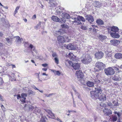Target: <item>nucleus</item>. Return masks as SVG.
I'll return each instance as SVG.
<instances>
[{"label":"nucleus","mask_w":122,"mask_h":122,"mask_svg":"<svg viewBox=\"0 0 122 122\" xmlns=\"http://www.w3.org/2000/svg\"><path fill=\"white\" fill-rule=\"evenodd\" d=\"M110 28L111 31L115 32H118L119 30L118 28L116 26H113Z\"/></svg>","instance_id":"nucleus-20"},{"label":"nucleus","mask_w":122,"mask_h":122,"mask_svg":"<svg viewBox=\"0 0 122 122\" xmlns=\"http://www.w3.org/2000/svg\"><path fill=\"white\" fill-rule=\"evenodd\" d=\"M102 90L100 88H95L94 91L90 92L91 97L93 99L98 98L100 101H103L106 100V95L102 94Z\"/></svg>","instance_id":"nucleus-1"},{"label":"nucleus","mask_w":122,"mask_h":122,"mask_svg":"<svg viewBox=\"0 0 122 122\" xmlns=\"http://www.w3.org/2000/svg\"><path fill=\"white\" fill-rule=\"evenodd\" d=\"M92 82L90 81H88L86 82V84L87 85L90 87H93L94 85V82H97V80L93 79L92 80Z\"/></svg>","instance_id":"nucleus-10"},{"label":"nucleus","mask_w":122,"mask_h":122,"mask_svg":"<svg viewBox=\"0 0 122 122\" xmlns=\"http://www.w3.org/2000/svg\"><path fill=\"white\" fill-rule=\"evenodd\" d=\"M29 47L30 48L31 50L32 51H33L35 52H36V50L35 49V48L32 45L30 44L29 46Z\"/></svg>","instance_id":"nucleus-30"},{"label":"nucleus","mask_w":122,"mask_h":122,"mask_svg":"<svg viewBox=\"0 0 122 122\" xmlns=\"http://www.w3.org/2000/svg\"><path fill=\"white\" fill-rule=\"evenodd\" d=\"M110 42L111 45L117 46L120 44V42L119 40L114 39L111 40Z\"/></svg>","instance_id":"nucleus-8"},{"label":"nucleus","mask_w":122,"mask_h":122,"mask_svg":"<svg viewBox=\"0 0 122 122\" xmlns=\"http://www.w3.org/2000/svg\"><path fill=\"white\" fill-rule=\"evenodd\" d=\"M76 75L77 77L78 78H82L83 77L84 75L82 71L79 70L76 71Z\"/></svg>","instance_id":"nucleus-11"},{"label":"nucleus","mask_w":122,"mask_h":122,"mask_svg":"<svg viewBox=\"0 0 122 122\" xmlns=\"http://www.w3.org/2000/svg\"><path fill=\"white\" fill-rule=\"evenodd\" d=\"M0 100L1 101H3L2 99V96L0 95Z\"/></svg>","instance_id":"nucleus-62"},{"label":"nucleus","mask_w":122,"mask_h":122,"mask_svg":"<svg viewBox=\"0 0 122 122\" xmlns=\"http://www.w3.org/2000/svg\"><path fill=\"white\" fill-rule=\"evenodd\" d=\"M1 108L2 109V110H3V111L4 112L5 111V108L4 106H3V105H1Z\"/></svg>","instance_id":"nucleus-43"},{"label":"nucleus","mask_w":122,"mask_h":122,"mask_svg":"<svg viewBox=\"0 0 122 122\" xmlns=\"http://www.w3.org/2000/svg\"><path fill=\"white\" fill-rule=\"evenodd\" d=\"M104 54L101 51H98L96 52L95 54V56L97 59L101 58L103 56Z\"/></svg>","instance_id":"nucleus-9"},{"label":"nucleus","mask_w":122,"mask_h":122,"mask_svg":"<svg viewBox=\"0 0 122 122\" xmlns=\"http://www.w3.org/2000/svg\"><path fill=\"white\" fill-rule=\"evenodd\" d=\"M3 34V33L1 32H0V37H2Z\"/></svg>","instance_id":"nucleus-60"},{"label":"nucleus","mask_w":122,"mask_h":122,"mask_svg":"<svg viewBox=\"0 0 122 122\" xmlns=\"http://www.w3.org/2000/svg\"><path fill=\"white\" fill-rule=\"evenodd\" d=\"M114 113L115 114H117L118 116V118L119 120L121 118V114L119 112H115Z\"/></svg>","instance_id":"nucleus-33"},{"label":"nucleus","mask_w":122,"mask_h":122,"mask_svg":"<svg viewBox=\"0 0 122 122\" xmlns=\"http://www.w3.org/2000/svg\"><path fill=\"white\" fill-rule=\"evenodd\" d=\"M51 19L54 21L59 22L60 21V20L56 16H53L51 17Z\"/></svg>","instance_id":"nucleus-25"},{"label":"nucleus","mask_w":122,"mask_h":122,"mask_svg":"<svg viewBox=\"0 0 122 122\" xmlns=\"http://www.w3.org/2000/svg\"><path fill=\"white\" fill-rule=\"evenodd\" d=\"M117 117L116 116H114L112 118L113 121L114 122L116 121L117 119Z\"/></svg>","instance_id":"nucleus-39"},{"label":"nucleus","mask_w":122,"mask_h":122,"mask_svg":"<svg viewBox=\"0 0 122 122\" xmlns=\"http://www.w3.org/2000/svg\"><path fill=\"white\" fill-rule=\"evenodd\" d=\"M15 38H16V43L18 44H21L23 40L22 38H20V37L18 36L15 37Z\"/></svg>","instance_id":"nucleus-18"},{"label":"nucleus","mask_w":122,"mask_h":122,"mask_svg":"<svg viewBox=\"0 0 122 122\" xmlns=\"http://www.w3.org/2000/svg\"><path fill=\"white\" fill-rule=\"evenodd\" d=\"M100 106L101 107V108L103 109V107H104V106H105V105L104 104V105H103V104L101 103V104Z\"/></svg>","instance_id":"nucleus-51"},{"label":"nucleus","mask_w":122,"mask_h":122,"mask_svg":"<svg viewBox=\"0 0 122 122\" xmlns=\"http://www.w3.org/2000/svg\"><path fill=\"white\" fill-rule=\"evenodd\" d=\"M81 61L82 62L85 64H87L90 62L92 61L91 57L89 54L83 55Z\"/></svg>","instance_id":"nucleus-2"},{"label":"nucleus","mask_w":122,"mask_h":122,"mask_svg":"<svg viewBox=\"0 0 122 122\" xmlns=\"http://www.w3.org/2000/svg\"><path fill=\"white\" fill-rule=\"evenodd\" d=\"M11 65L13 67L12 68H15V65H13V64H11Z\"/></svg>","instance_id":"nucleus-64"},{"label":"nucleus","mask_w":122,"mask_h":122,"mask_svg":"<svg viewBox=\"0 0 122 122\" xmlns=\"http://www.w3.org/2000/svg\"><path fill=\"white\" fill-rule=\"evenodd\" d=\"M110 34L111 36L114 38H117L120 37V35L116 32H111Z\"/></svg>","instance_id":"nucleus-15"},{"label":"nucleus","mask_w":122,"mask_h":122,"mask_svg":"<svg viewBox=\"0 0 122 122\" xmlns=\"http://www.w3.org/2000/svg\"><path fill=\"white\" fill-rule=\"evenodd\" d=\"M97 36L98 37L99 39L101 40H103L107 38L106 36L98 34L97 35Z\"/></svg>","instance_id":"nucleus-24"},{"label":"nucleus","mask_w":122,"mask_h":122,"mask_svg":"<svg viewBox=\"0 0 122 122\" xmlns=\"http://www.w3.org/2000/svg\"><path fill=\"white\" fill-rule=\"evenodd\" d=\"M28 94L29 95L32 96L35 95V92L31 90H29L28 91Z\"/></svg>","instance_id":"nucleus-28"},{"label":"nucleus","mask_w":122,"mask_h":122,"mask_svg":"<svg viewBox=\"0 0 122 122\" xmlns=\"http://www.w3.org/2000/svg\"><path fill=\"white\" fill-rule=\"evenodd\" d=\"M32 87L34 89L36 90H39L35 86H32Z\"/></svg>","instance_id":"nucleus-52"},{"label":"nucleus","mask_w":122,"mask_h":122,"mask_svg":"<svg viewBox=\"0 0 122 122\" xmlns=\"http://www.w3.org/2000/svg\"><path fill=\"white\" fill-rule=\"evenodd\" d=\"M107 105L109 106H111L112 105V104L111 102H109L107 103Z\"/></svg>","instance_id":"nucleus-53"},{"label":"nucleus","mask_w":122,"mask_h":122,"mask_svg":"<svg viewBox=\"0 0 122 122\" xmlns=\"http://www.w3.org/2000/svg\"><path fill=\"white\" fill-rule=\"evenodd\" d=\"M61 26L62 27L65 28H67L68 27L67 25L65 24L62 25H61Z\"/></svg>","instance_id":"nucleus-41"},{"label":"nucleus","mask_w":122,"mask_h":122,"mask_svg":"<svg viewBox=\"0 0 122 122\" xmlns=\"http://www.w3.org/2000/svg\"><path fill=\"white\" fill-rule=\"evenodd\" d=\"M16 96H17V98L18 99H19L20 98H21V96L19 94L16 95Z\"/></svg>","instance_id":"nucleus-49"},{"label":"nucleus","mask_w":122,"mask_h":122,"mask_svg":"<svg viewBox=\"0 0 122 122\" xmlns=\"http://www.w3.org/2000/svg\"><path fill=\"white\" fill-rule=\"evenodd\" d=\"M53 93L50 94L48 95V94H45V96L47 97H50L51 96H52L53 95Z\"/></svg>","instance_id":"nucleus-47"},{"label":"nucleus","mask_w":122,"mask_h":122,"mask_svg":"<svg viewBox=\"0 0 122 122\" xmlns=\"http://www.w3.org/2000/svg\"><path fill=\"white\" fill-rule=\"evenodd\" d=\"M81 28L83 30H86L87 29V27L86 26H82L81 27Z\"/></svg>","instance_id":"nucleus-42"},{"label":"nucleus","mask_w":122,"mask_h":122,"mask_svg":"<svg viewBox=\"0 0 122 122\" xmlns=\"http://www.w3.org/2000/svg\"><path fill=\"white\" fill-rule=\"evenodd\" d=\"M51 70V71H52V72H53L54 73V74H55L56 71L55 70Z\"/></svg>","instance_id":"nucleus-63"},{"label":"nucleus","mask_w":122,"mask_h":122,"mask_svg":"<svg viewBox=\"0 0 122 122\" xmlns=\"http://www.w3.org/2000/svg\"><path fill=\"white\" fill-rule=\"evenodd\" d=\"M12 76H13V77H14V78H15L14 79V80L13 81H15V75L14 74H12Z\"/></svg>","instance_id":"nucleus-58"},{"label":"nucleus","mask_w":122,"mask_h":122,"mask_svg":"<svg viewBox=\"0 0 122 122\" xmlns=\"http://www.w3.org/2000/svg\"><path fill=\"white\" fill-rule=\"evenodd\" d=\"M36 15H33V17H32V19L35 20L36 18Z\"/></svg>","instance_id":"nucleus-54"},{"label":"nucleus","mask_w":122,"mask_h":122,"mask_svg":"<svg viewBox=\"0 0 122 122\" xmlns=\"http://www.w3.org/2000/svg\"><path fill=\"white\" fill-rule=\"evenodd\" d=\"M46 117L45 116H42L41 119V121L42 122H45L46 121Z\"/></svg>","instance_id":"nucleus-34"},{"label":"nucleus","mask_w":122,"mask_h":122,"mask_svg":"<svg viewBox=\"0 0 122 122\" xmlns=\"http://www.w3.org/2000/svg\"><path fill=\"white\" fill-rule=\"evenodd\" d=\"M62 16L63 18L61 19V22L62 23H65L66 21L65 19H69L70 18V16L69 15L66 13L65 14H62Z\"/></svg>","instance_id":"nucleus-7"},{"label":"nucleus","mask_w":122,"mask_h":122,"mask_svg":"<svg viewBox=\"0 0 122 122\" xmlns=\"http://www.w3.org/2000/svg\"><path fill=\"white\" fill-rule=\"evenodd\" d=\"M58 57H56L54 58L55 62L57 64H58L59 62V61Z\"/></svg>","instance_id":"nucleus-40"},{"label":"nucleus","mask_w":122,"mask_h":122,"mask_svg":"<svg viewBox=\"0 0 122 122\" xmlns=\"http://www.w3.org/2000/svg\"><path fill=\"white\" fill-rule=\"evenodd\" d=\"M65 63L66 66L68 67H69L71 66H72L73 64L71 61L68 60L66 61Z\"/></svg>","instance_id":"nucleus-21"},{"label":"nucleus","mask_w":122,"mask_h":122,"mask_svg":"<svg viewBox=\"0 0 122 122\" xmlns=\"http://www.w3.org/2000/svg\"><path fill=\"white\" fill-rule=\"evenodd\" d=\"M21 98H23L22 100H21L22 102H25V100L26 99V97L27 95L26 94L22 93L21 94Z\"/></svg>","instance_id":"nucleus-26"},{"label":"nucleus","mask_w":122,"mask_h":122,"mask_svg":"<svg viewBox=\"0 0 122 122\" xmlns=\"http://www.w3.org/2000/svg\"><path fill=\"white\" fill-rule=\"evenodd\" d=\"M5 41H7V43L11 44L12 41V38L10 37L7 38L5 39Z\"/></svg>","instance_id":"nucleus-27"},{"label":"nucleus","mask_w":122,"mask_h":122,"mask_svg":"<svg viewBox=\"0 0 122 122\" xmlns=\"http://www.w3.org/2000/svg\"><path fill=\"white\" fill-rule=\"evenodd\" d=\"M59 43H63L66 42H68L70 40L68 37L59 36L57 37Z\"/></svg>","instance_id":"nucleus-3"},{"label":"nucleus","mask_w":122,"mask_h":122,"mask_svg":"<svg viewBox=\"0 0 122 122\" xmlns=\"http://www.w3.org/2000/svg\"><path fill=\"white\" fill-rule=\"evenodd\" d=\"M46 111L49 114L51 112L50 110H46Z\"/></svg>","instance_id":"nucleus-55"},{"label":"nucleus","mask_w":122,"mask_h":122,"mask_svg":"<svg viewBox=\"0 0 122 122\" xmlns=\"http://www.w3.org/2000/svg\"><path fill=\"white\" fill-rule=\"evenodd\" d=\"M115 58L117 59L122 58V54L120 53H116L114 56Z\"/></svg>","instance_id":"nucleus-22"},{"label":"nucleus","mask_w":122,"mask_h":122,"mask_svg":"<svg viewBox=\"0 0 122 122\" xmlns=\"http://www.w3.org/2000/svg\"><path fill=\"white\" fill-rule=\"evenodd\" d=\"M19 7L17 6L16 7L15 10V11L14 12V15H15L16 14L17 12V11L19 10Z\"/></svg>","instance_id":"nucleus-37"},{"label":"nucleus","mask_w":122,"mask_h":122,"mask_svg":"<svg viewBox=\"0 0 122 122\" xmlns=\"http://www.w3.org/2000/svg\"><path fill=\"white\" fill-rule=\"evenodd\" d=\"M55 120H57L60 122H62V121L58 117H57L55 119Z\"/></svg>","instance_id":"nucleus-48"},{"label":"nucleus","mask_w":122,"mask_h":122,"mask_svg":"<svg viewBox=\"0 0 122 122\" xmlns=\"http://www.w3.org/2000/svg\"><path fill=\"white\" fill-rule=\"evenodd\" d=\"M73 90L75 92V93H76V95H77L78 96V97L79 98H80V95L76 92V89H75L74 88H73Z\"/></svg>","instance_id":"nucleus-35"},{"label":"nucleus","mask_w":122,"mask_h":122,"mask_svg":"<svg viewBox=\"0 0 122 122\" xmlns=\"http://www.w3.org/2000/svg\"><path fill=\"white\" fill-rule=\"evenodd\" d=\"M29 108L30 109L33 110H35V111L36 112H38L39 113H40V109H39L38 108L36 107H34L32 106L29 107Z\"/></svg>","instance_id":"nucleus-19"},{"label":"nucleus","mask_w":122,"mask_h":122,"mask_svg":"<svg viewBox=\"0 0 122 122\" xmlns=\"http://www.w3.org/2000/svg\"><path fill=\"white\" fill-rule=\"evenodd\" d=\"M112 103L114 104V106H118L119 105V104L117 100L114 101L112 102Z\"/></svg>","instance_id":"nucleus-31"},{"label":"nucleus","mask_w":122,"mask_h":122,"mask_svg":"<svg viewBox=\"0 0 122 122\" xmlns=\"http://www.w3.org/2000/svg\"><path fill=\"white\" fill-rule=\"evenodd\" d=\"M100 3L97 1H95L94 3V5H95L96 7H99L101 6V4H99Z\"/></svg>","instance_id":"nucleus-29"},{"label":"nucleus","mask_w":122,"mask_h":122,"mask_svg":"<svg viewBox=\"0 0 122 122\" xmlns=\"http://www.w3.org/2000/svg\"><path fill=\"white\" fill-rule=\"evenodd\" d=\"M85 17L86 20L91 23L94 21V20L93 17L91 15H87Z\"/></svg>","instance_id":"nucleus-13"},{"label":"nucleus","mask_w":122,"mask_h":122,"mask_svg":"<svg viewBox=\"0 0 122 122\" xmlns=\"http://www.w3.org/2000/svg\"><path fill=\"white\" fill-rule=\"evenodd\" d=\"M67 47V49L69 50H74L76 49V46L73 44H68Z\"/></svg>","instance_id":"nucleus-14"},{"label":"nucleus","mask_w":122,"mask_h":122,"mask_svg":"<svg viewBox=\"0 0 122 122\" xmlns=\"http://www.w3.org/2000/svg\"><path fill=\"white\" fill-rule=\"evenodd\" d=\"M46 1H48V2L50 3L51 1H52L54 0H45Z\"/></svg>","instance_id":"nucleus-61"},{"label":"nucleus","mask_w":122,"mask_h":122,"mask_svg":"<svg viewBox=\"0 0 122 122\" xmlns=\"http://www.w3.org/2000/svg\"><path fill=\"white\" fill-rule=\"evenodd\" d=\"M96 23L98 25H102L104 24L103 21L100 19H99L96 20Z\"/></svg>","instance_id":"nucleus-23"},{"label":"nucleus","mask_w":122,"mask_h":122,"mask_svg":"<svg viewBox=\"0 0 122 122\" xmlns=\"http://www.w3.org/2000/svg\"><path fill=\"white\" fill-rule=\"evenodd\" d=\"M105 74L107 76L113 75L115 73L114 70L111 67H109L104 70Z\"/></svg>","instance_id":"nucleus-5"},{"label":"nucleus","mask_w":122,"mask_h":122,"mask_svg":"<svg viewBox=\"0 0 122 122\" xmlns=\"http://www.w3.org/2000/svg\"><path fill=\"white\" fill-rule=\"evenodd\" d=\"M52 55L53 57H55V58L58 57V55L56 52L53 51H52Z\"/></svg>","instance_id":"nucleus-32"},{"label":"nucleus","mask_w":122,"mask_h":122,"mask_svg":"<svg viewBox=\"0 0 122 122\" xmlns=\"http://www.w3.org/2000/svg\"><path fill=\"white\" fill-rule=\"evenodd\" d=\"M61 30H60L57 31L56 32V34L57 35H59L61 33Z\"/></svg>","instance_id":"nucleus-46"},{"label":"nucleus","mask_w":122,"mask_h":122,"mask_svg":"<svg viewBox=\"0 0 122 122\" xmlns=\"http://www.w3.org/2000/svg\"><path fill=\"white\" fill-rule=\"evenodd\" d=\"M103 111L106 115H108L112 114L111 111L110 110L105 108V109L103 110Z\"/></svg>","instance_id":"nucleus-16"},{"label":"nucleus","mask_w":122,"mask_h":122,"mask_svg":"<svg viewBox=\"0 0 122 122\" xmlns=\"http://www.w3.org/2000/svg\"><path fill=\"white\" fill-rule=\"evenodd\" d=\"M96 67L99 70L103 69L105 67V65L102 63L98 62L95 64Z\"/></svg>","instance_id":"nucleus-6"},{"label":"nucleus","mask_w":122,"mask_h":122,"mask_svg":"<svg viewBox=\"0 0 122 122\" xmlns=\"http://www.w3.org/2000/svg\"><path fill=\"white\" fill-rule=\"evenodd\" d=\"M61 74V73L58 71H56L55 75L60 76Z\"/></svg>","instance_id":"nucleus-38"},{"label":"nucleus","mask_w":122,"mask_h":122,"mask_svg":"<svg viewBox=\"0 0 122 122\" xmlns=\"http://www.w3.org/2000/svg\"><path fill=\"white\" fill-rule=\"evenodd\" d=\"M42 65L43 66L45 67L47 66V64H42Z\"/></svg>","instance_id":"nucleus-57"},{"label":"nucleus","mask_w":122,"mask_h":122,"mask_svg":"<svg viewBox=\"0 0 122 122\" xmlns=\"http://www.w3.org/2000/svg\"><path fill=\"white\" fill-rule=\"evenodd\" d=\"M72 66L74 69L76 70H78L79 69L80 65L79 63H74L73 64Z\"/></svg>","instance_id":"nucleus-17"},{"label":"nucleus","mask_w":122,"mask_h":122,"mask_svg":"<svg viewBox=\"0 0 122 122\" xmlns=\"http://www.w3.org/2000/svg\"><path fill=\"white\" fill-rule=\"evenodd\" d=\"M66 55L67 56L69 57L71 60L74 61H76L75 58L76 57L73 55L72 53L70 52L68 54L67 53V54Z\"/></svg>","instance_id":"nucleus-12"},{"label":"nucleus","mask_w":122,"mask_h":122,"mask_svg":"<svg viewBox=\"0 0 122 122\" xmlns=\"http://www.w3.org/2000/svg\"><path fill=\"white\" fill-rule=\"evenodd\" d=\"M81 21L83 22H85V19L82 16H78L76 18H75L74 21L72 22H74L76 24H81V23L80 21Z\"/></svg>","instance_id":"nucleus-4"},{"label":"nucleus","mask_w":122,"mask_h":122,"mask_svg":"<svg viewBox=\"0 0 122 122\" xmlns=\"http://www.w3.org/2000/svg\"><path fill=\"white\" fill-rule=\"evenodd\" d=\"M3 82V79L1 77H0V85L2 84Z\"/></svg>","instance_id":"nucleus-45"},{"label":"nucleus","mask_w":122,"mask_h":122,"mask_svg":"<svg viewBox=\"0 0 122 122\" xmlns=\"http://www.w3.org/2000/svg\"><path fill=\"white\" fill-rule=\"evenodd\" d=\"M92 26L93 28V29L92 28H91V29H93L94 30V29L96 30V29H95L96 28V27H97V26H96V25H92Z\"/></svg>","instance_id":"nucleus-44"},{"label":"nucleus","mask_w":122,"mask_h":122,"mask_svg":"<svg viewBox=\"0 0 122 122\" xmlns=\"http://www.w3.org/2000/svg\"><path fill=\"white\" fill-rule=\"evenodd\" d=\"M72 98H73V106H74V107H76V104H75V103H74V100L73 97H72Z\"/></svg>","instance_id":"nucleus-56"},{"label":"nucleus","mask_w":122,"mask_h":122,"mask_svg":"<svg viewBox=\"0 0 122 122\" xmlns=\"http://www.w3.org/2000/svg\"><path fill=\"white\" fill-rule=\"evenodd\" d=\"M3 46V44L2 43H0V48L2 47Z\"/></svg>","instance_id":"nucleus-59"},{"label":"nucleus","mask_w":122,"mask_h":122,"mask_svg":"<svg viewBox=\"0 0 122 122\" xmlns=\"http://www.w3.org/2000/svg\"><path fill=\"white\" fill-rule=\"evenodd\" d=\"M41 22H40L36 26L35 28L37 29H38L40 27Z\"/></svg>","instance_id":"nucleus-36"},{"label":"nucleus","mask_w":122,"mask_h":122,"mask_svg":"<svg viewBox=\"0 0 122 122\" xmlns=\"http://www.w3.org/2000/svg\"><path fill=\"white\" fill-rule=\"evenodd\" d=\"M51 116V117H53L54 116V114H53L52 112H51L49 114Z\"/></svg>","instance_id":"nucleus-50"}]
</instances>
